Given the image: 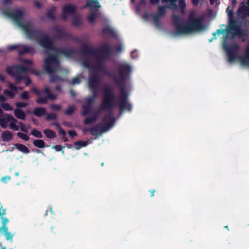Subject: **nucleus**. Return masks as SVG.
<instances>
[{"label": "nucleus", "instance_id": "774afa93", "mask_svg": "<svg viewBox=\"0 0 249 249\" xmlns=\"http://www.w3.org/2000/svg\"><path fill=\"white\" fill-rule=\"evenodd\" d=\"M6 100V98L5 97L2 95H0V104L1 103H4V102Z\"/></svg>", "mask_w": 249, "mask_h": 249}, {"label": "nucleus", "instance_id": "c03bdc74", "mask_svg": "<svg viewBox=\"0 0 249 249\" xmlns=\"http://www.w3.org/2000/svg\"><path fill=\"white\" fill-rule=\"evenodd\" d=\"M97 14L95 13H92L88 17V20L91 23H94L97 18Z\"/></svg>", "mask_w": 249, "mask_h": 249}, {"label": "nucleus", "instance_id": "7ed1b4c3", "mask_svg": "<svg viewBox=\"0 0 249 249\" xmlns=\"http://www.w3.org/2000/svg\"><path fill=\"white\" fill-rule=\"evenodd\" d=\"M172 18L176 33L178 35H188L205 29L203 17H196L195 11L190 12L184 25L180 24L181 18L179 16L173 15Z\"/></svg>", "mask_w": 249, "mask_h": 249}, {"label": "nucleus", "instance_id": "4468645a", "mask_svg": "<svg viewBox=\"0 0 249 249\" xmlns=\"http://www.w3.org/2000/svg\"><path fill=\"white\" fill-rule=\"evenodd\" d=\"M224 49L227 53L229 62H233L236 58L237 54L239 50V46L236 44L229 45L227 44L224 45Z\"/></svg>", "mask_w": 249, "mask_h": 249}, {"label": "nucleus", "instance_id": "473e14b6", "mask_svg": "<svg viewBox=\"0 0 249 249\" xmlns=\"http://www.w3.org/2000/svg\"><path fill=\"white\" fill-rule=\"evenodd\" d=\"M33 144L34 146L37 148H42L45 147V143L44 142V141L42 140L39 139H36L33 142Z\"/></svg>", "mask_w": 249, "mask_h": 249}, {"label": "nucleus", "instance_id": "e433bc0d", "mask_svg": "<svg viewBox=\"0 0 249 249\" xmlns=\"http://www.w3.org/2000/svg\"><path fill=\"white\" fill-rule=\"evenodd\" d=\"M75 110V107L71 105L69 106L68 108L65 111V114L67 115H71Z\"/></svg>", "mask_w": 249, "mask_h": 249}, {"label": "nucleus", "instance_id": "f03ea898", "mask_svg": "<svg viewBox=\"0 0 249 249\" xmlns=\"http://www.w3.org/2000/svg\"><path fill=\"white\" fill-rule=\"evenodd\" d=\"M42 44L43 47L48 48V51L45 52L47 56L44 60L43 68L46 72L50 75V82L63 81V79L61 76L54 74L61 69L59 55L62 54L67 57H71L74 53V50L71 48H57L54 47L53 41H50L48 39L44 40Z\"/></svg>", "mask_w": 249, "mask_h": 249}, {"label": "nucleus", "instance_id": "f3484780", "mask_svg": "<svg viewBox=\"0 0 249 249\" xmlns=\"http://www.w3.org/2000/svg\"><path fill=\"white\" fill-rule=\"evenodd\" d=\"M241 14L243 16L242 18L249 16V0H248V5L244 4L238 8L237 14L239 15Z\"/></svg>", "mask_w": 249, "mask_h": 249}, {"label": "nucleus", "instance_id": "052dcab7", "mask_svg": "<svg viewBox=\"0 0 249 249\" xmlns=\"http://www.w3.org/2000/svg\"><path fill=\"white\" fill-rule=\"evenodd\" d=\"M18 48V45H14L9 46L8 47V49L9 51H13V50H15L17 49Z\"/></svg>", "mask_w": 249, "mask_h": 249}, {"label": "nucleus", "instance_id": "a18cd8bd", "mask_svg": "<svg viewBox=\"0 0 249 249\" xmlns=\"http://www.w3.org/2000/svg\"><path fill=\"white\" fill-rule=\"evenodd\" d=\"M20 97L21 98L25 100H28L30 98L28 92L27 91H24L22 92L20 95Z\"/></svg>", "mask_w": 249, "mask_h": 249}, {"label": "nucleus", "instance_id": "c9c22d12", "mask_svg": "<svg viewBox=\"0 0 249 249\" xmlns=\"http://www.w3.org/2000/svg\"><path fill=\"white\" fill-rule=\"evenodd\" d=\"M167 6H159L158 9V15L162 17L166 13L165 8L167 7Z\"/></svg>", "mask_w": 249, "mask_h": 249}, {"label": "nucleus", "instance_id": "5701e85b", "mask_svg": "<svg viewBox=\"0 0 249 249\" xmlns=\"http://www.w3.org/2000/svg\"><path fill=\"white\" fill-rule=\"evenodd\" d=\"M34 52V49L33 47L26 45L23 46L18 51V53L20 55L29 53H33Z\"/></svg>", "mask_w": 249, "mask_h": 249}, {"label": "nucleus", "instance_id": "e2e57ef3", "mask_svg": "<svg viewBox=\"0 0 249 249\" xmlns=\"http://www.w3.org/2000/svg\"><path fill=\"white\" fill-rule=\"evenodd\" d=\"M169 2H170L171 6L175 7L176 8H177V5L176 4L177 0H171Z\"/></svg>", "mask_w": 249, "mask_h": 249}, {"label": "nucleus", "instance_id": "f8f14e48", "mask_svg": "<svg viewBox=\"0 0 249 249\" xmlns=\"http://www.w3.org/2000/svg\"><path fill=\"white\" fill-rule=\"evenodd\" d=\"M17 122L16 119L10 114L5 113L2 116H0V125L3 128H6L7 126V123L10 122V128L15 131H18L19 129V126L16 125Z\"/></svg>", "mask_w": 249, "mask_h": 249}, {"label": "nucleus", "instance_id": "4c0bfd02", "mask_svg": "<svg viewBox=\"0 0 249 249\" xmlns=\"http://www.w3.org/2000/svg\"><path fill=\"white\" fill-rule=\"evenodd\" d=\"M31 134L33 135L34 136L37 138H42L43 137V135L41 133V132L36 129H34L31 131Z\"/></svg>", "mask_w": 249, "mask_h": 249}, {"label": "nucleus", "instance_id": "b1692460", "mask_svg": "<svg viewBox=\"0 0 249 249\" xmlns=\"http://www.w3.org/2000/svg\"><path fill=\"white\" fill-rule=\"evenodd\" d=\"M1 137L2 141L8 142L12 140L13 135L10 131L6 130L2 133Z\"/></svg>", "mask_w": 249, "mask_h": 249}, {"label": "nucleus", "instance_id": "0eeeda50", "mask_svg": "<svg viewBox=\"0 0 249 249\" xmlns=\"http://www.w3.org/2000/svg\"><path fill=\"white\" fill-rule=\"evenodd\" d=\"M104 97L99 106V108L94 112L93 115L84 119L83 123L85 125L93 124L99 119L102 112L109 110V86L106 85L104 88Z\"/></svg>", "mask_w": 249, "mask_h": 249}, {"label": "nucleus", "instance_id": "423d86ee", "mask_svg": "<svg viewBox=\"0 0 249 249\" xmlns=\"http://www.w3.org/2000/svg\"><path fill=\"white\" fill-rule=\"evenodd\" d=\"M22 29L29 38L36 40L39 46L44 48L46 51H48V48L43 47L42 44V42L47 39L50 41H53L48 35L44 34L41 30L33 27L32 21H27Z\"/></svg>", "mask_w": 249, "mask_h": 249}, {"label": "nucleus", "instance_id": "20e7f679", "mask_svg": "<svg viewBox=\"0 0 249 249\" xmlns=\"http://www.w3.org/2000/svg\"><path fill=\"white\" fill-rule=\"evenodd\" d=\"M226 12L229 16V26L227 29H217L216 32L213 34L214 38H216V34L219 35L224 34L226 32L227 34L231 33L232 38L236 35L242 36L244 35V31L241 28V22L234 18L232 11L230 10V7L227 8Z\"/></svg>", "mask_w": 249, "mask_h": 249}, {"label": "nucleus", "instance_id": "f704fd0d", "mask_svg": "<svg viewBox=\"0 0 249 249\" xmlns=\"http://www.w3.org/2000/svg\"><path fill=\"white\" fill-rule=\"evenodd\" d=\"M72 24L74 26H78L82 24L80 18L77 16H74L72 19Z\"/></svg>", "mask_w": 249, "mask_h": 249}, {"label": "nucleus", "instance_id": "ddd939ff", "mask_svg": "<svg viewBox=\"0 0 249 249\" xmlns=\"http://www.w3.org/2000/svg\"><path fill=\"white\" fill-rule=\"evenodd\" d=\"M124 44L122 40H110V61L112 56H118L123 53Z\"/></svg>", "mask_w": 249, "mask_h": 249}, {"label": "nucleus", "instance_id": "37998d69", "mask_svg": "<svg viewBox=\"0 0 249 249\" xmlns=\"http://www.w3.org/2000/svg\"><path fill=\"white\" fill-rule=\"evenodd\" d=\"M0 106L5 111H11L13 109L12 107L10 104L7 103H1Z\"/></svg>", "mask_w": 249, "mask_h": 249}, {"label": "nucleus", "instance_id": "2eb2a0df", "mask_svg": "<svg viewBox=\"0 0 249 249\" xmlns=\"http://www.w3.org/2000/svg\"><path fill=\"white\" fill-rule=\"evenodd\" d=\"M109 54V51L100 52L94 57L97 61V63L94 65L97 69H99L101 71L104 69V61L105 59V55Z\"/></svg>", "mask_w": 249, "mask_h": 249}, {"label": "nucleus", "instance_id": "49530a36", "mask_svg": "<svg viewBox=\"0 0 249 249\" xmlns=\"http://www.w3.org/2000/svg\"><path fill=\"white\" fill-rule=\"evenodd\" d=\"M47 102V98L46 97H40L36 100V102L39 104H45Z\"/></svg>", "mask_w": 249, "mask_h": 249}, {"label": "nucleus", "instance_id": "3c124183", "mask_svg": "<svg viewBox=\"0 0 249 249\" xmlns=\"http://www.w3.org/2000/svg\"><path fill=\"white\" fill-rule=\"evenodd\" d=\"M80 82H81V80H80V78L78 77H74L72 79V80L71 82V84L72 85H74L76 84H79Z\"/></svg>", "mask_w": 249, "mask_h": 249}, {"label": "nucleus", "instance_id": "4be33fe9", "mask_svg": "<svg viewBox=\"0 0 249 249\" xmlns=\"http://www.w3.org/2000/svg\"><path fill=\"white\" fill-rule=\"evenodd\" d=\"M33 113L36 117H41L46 114V109L41 107H35L33 111Z\"/></svg>", "mask_w": 249, "mask_h": 249}, {"label": "nucleus", "instance_id": "09e8293b", "mask_svg": "<svg viewBox=\"0 0 249 249\" xmlns=\"http://www.w3.org/2000/svg\"><path fill=\"white\" fill-rule=\"evenodd\" d=\"M95 99L94 97H91L86 99L87 105L92 106V105L94 103Z\"/></svg>", "mask_w": 249, "mask_h": 249}, {"label": "nucleus", "instance_id": "69168bd1", "mask_svg": "<svg viewBox=\"0 0 249 249\" xmlns=\"http://www.w3.org/2000/svg\"><path fill=\"white\" fill-rule=\"evenodd\" d=\"M34 5L36 7H37L38 9H40L41 8V4L39 1H35Z\"/></svg>", "mask_w": 249, "mask_h": 249}, {"label": "nucleus", "instance_id": "72a5a7b5", "mask_svg": "<svg viewBox=\"0 0 249 249\" xmlns=\"http://www.w3.org/2000/svg\"><path fill=\"white\" fill-rule=\"evenodd\" d=\"M88 144V141H78L74 142V145L75 146L76 150H79L82 147H85Z\"/></svg>", "mask_w": 249, "mask_h": 249}, {"label": "nucleus", "instance_id": "c756f323", "mask_svg": "<svg viewBox=\"0 0 249 249\" xmlns=\"http://www.w3.org/2000/svg\"><path fill=\"white\" fill-rule=\"evenodd\" d=\"M8 230V228H5V229H2V232H4V235L6 239L7 240H9L11 243H12L13 238L14 235L12 234L11 232H9Z\"/></svg>", "mask_w": 249, "mask_h": 249}, {"label": "nucleus", "instance_id": "bb28decb", "mask_svg": "<svg viewBox=\"0 0 249 249\" xmlns=\"http://www.w3.org/2000/svg\"><path fill=\"white\" fill-rule=\"evenodd\" d=\"M53 30L57 38L62 39L67 37L66 33L62 29L55 27Z\"/></svg>", "mask_w": 249, "mask_h": 249}, {"label": "nucleus", "instance_id": "f257e3e1", "mask_svg": "<svg viewBox=\"0 0 249 249\" xmlns=\"http://www.w3.org/2000/svg\"><path fill=\"white\" fill-rule=\"evenodd\" d=\"M132 71V66L125 62H118L114 69L110 71V82L120 91V94L116 96L110 85V129L114 126L116 120L113 116V108L119 109L117 119H119L124 111L131 112L132 110L133 105L129 101V93L127 90Z\"/></svg>", "mask_w": 249, "mask_h": 249}, {"label": "nucleus", "instance_id": "6e6552de", "mask_svg": "<svg viewBox=\"0 0 249 249\" xmlns=\"http://www.w3.org/2000/svg\"><path fill=\"white\" fill-rule=\"evenodd\" d=\"M109 130V114H107L102 119V122L89 129L83 130L85 133L89 131L93 136H100Z\"/></svg>", "mask_w": 249, "mask_h": 249}, {"label": "nucleus", "instance_id": "c85d7f7f", "mask_svg": "<svg viewBox=\"0 0 249 249\" xmlns=\"http://www.w3.org/2000/svg\"><path fill=\"white\" fill-rule=\"evenodd\" d=\"M14 145L17 149L23 153L28 154L30 152L29 149L24 144L16 143Z\"/></svg>", "mask_w": 249, "mask_h": 249}, {"label": "nucleus", "instance_id": "9d476101", "mask_svg": "<svg viewBox=\"0 0 249 249\" xmlns=\"http://www.w3.org/2000/svg\"><path fill=\"white\" fill-rule=\"evenodd\" d=\"M100 81V74L98 71H94L89 75V86L92 91V97L96 99L98 94V87Z\"/></svg>", "mask_w": 249, "mask_h": 249}, {"label": "nucleus", "instance_id": "a19ab883", "mask_svg": "<svg viewBox=\"0 0 249 249\" xmlns=\"http://www.w3.org/2000/svg\"><path fill=\"white\" fill-rule=\"evenodd\" d=\"M59 134L62 136V139L65 142L68 141V139L67 136V134L63 129H60V131L58 132Z\"/></svg>", "mask_w": 249, "mask_h": 249}, {"label": "nucleus", "instance_id": "6e6d98bb", "mask_svg": "<svg viewBox=\"0 0 249 249\" xmlns=\"http://www.w3.org/2000/svg\"><path fill=\"white\" fill-rule=\"evenodd\" d=\"M160 17H161V16H159L158 14H153V16H152L153 20L157 24H159V20H160Z\"/></svg>", "mask_w": 249, "mask_h": 249}, {"label": "nucleus", "instance_id": "412c9836", "mask_svg": "<svg viewBox=\"0 0 249 249\" xmlns=\"http://www.w3.org/2000/svg\"><path fill=\"white\" fill-rule=\"evenodd\" d=\"M87 6L90 7L91 11H98L100 8L99 2L97 0H90L87 1Z\"/></svg>", "mask_w": 249, "mask_h": 249}, {"label": "nucleus", "instance_id": "680f3d73", "mask_svg": "<svg viewBox=\"0 0 249 249\" xmlns=\"http://www.w3.org/2000/svg\"><path fill=\"white\" fill-rule=\"evenodd\" d=\"M50 89L48 87H45L43 90L41 91V93H44L47 95L49 92H50Z\"/></svg>", "mask_w": 249, "mask_h": 249}, {"label": "nucleus", "instance_id": "aec40b11", "mask_svg": "<svg viewBox=\"0 0 249 249\" xmlns=\"http://www.w3.org/2000/svg\"><path fill=\"white\" fill-rule=\"evenodd\" d=\"M62 11L64 14L71 15L76 12V8L73 5L67 4L63 6Z\"/></svg>", "mask_w": 249, "mask_h": 249}, {"label": "nucleus", "instance_id": "7c9ffc66", "mask_svg": "<svg viewBox=\"0 0 249 249\" xmlns=\"http://www.w3.org/2000/svg\"><path fill=\"white\" fill-rule=\"evenodd\" d=\"M82 112L81 113L82 115L83 116H86L89 114V113H94V111L92 110V107L91 106H88V105H84L82 107Z\"/></svg>", "mask_w": 249, "mask_h": 249}, {"label": "nucleus", "instance_id": "39448f33", "mask_svg": "<svg viewBox=\"0 0 249 249\" xmlns=\"http://www.w3.org/2000/svg\"><path fill=\"white\" fill-rule=\"evenodd\" d=\"M6 71L9 75L14 78L16 84H19L23 80L25 81L26 86H29L32 82L30 78L27 75L28 72H33V70L30 68L17 65L7 67Z\"/></svg>", "mask_w": 249, "mask_h": 249}, {"label": "nucleus", "instance_id": "a211bd4d", "mask_svg": "<svg viewBox=\"0 0 249 249\" xmlns=\"http://www.w3.org/2000/svg\"><path fill=\"white\" fill-rule=\"evenodd\" d=\"M245 55L238 57L240 62L245 65L249 66V45L245 49Z\"/></svg>", "mask_w": 249, "mask_h": 249}, {"label": "nucleus", "instance_id": "4d7b16f0", "mask_svg": "<svg viewBox=\"0 0 249 249\" xmlns=\"http://www.w3.org/2000/svg\"><path fill=\"white\" fill-rule=\"evenodd\" d=\"M51 108L53 110H60L61 108V106L60 105L53 104L51 106Z\"/></svg>", "mask_w": 249, "mask_h": 249}, {"label": "nucleus", "instance_id": "2f4dec72", "mask_svg": "<svg viewBox=\"0 0 249 249\" xmlns=\"http://www.w3.org/2000/svg\"><path fill=\"white\" fill-rule=\"evenodd\" d=\"M43 132L46 137L49 139H54L56 137V133L52 130L46 129Z\"/></svg>", "mask_w": 249, "mask_h": 249}, {"label": "nucleus", "instance_id": "79ce46f5", "mask_svg": "<svg viewBox=\"0 0 249 249\" xmlns=\"http://www.w3.org/2000/svg\"><path fill=\"white\" fill-rule=\"evenodd\" d=\"M17 136L25 141H27L30 139V137L27 134L21 132H18L17 133Z\"/></svg>", "mask_w": 249, "mask_h": 249}, {"label": "nucleus", "instance_id": "13d9d810", "mask_svg": "<svg viewBox=\"0 0 249 249\" xmlns=\"http://www.w3.org/2000/svg\"><path fill=\"white\" fill-rule=\"evenodd\" d=\"M21 62L25 64L30 66L32 65L33 64L32 61L28 59H22L21 60Z\"/></svg>", "mask_w": 249, "mask_h": 249}, {"label": "nucleus", "instance_id": "58836bf2", "mask_svg": "<svg viewBox=\"0 0 249 249\" xmlns=\"http://www.w3.org/2000/svg\"><path fill=\"white\" fill-rule=\"evenodd\" d=\"M9 220L6 217H2V226L0 227V233H2V229L5 228H8L6 224L8 222Z\"/></svg>", "mask_w": 249, "mask_h": 249}, {"label": "nucleus", "instance_id": "603ef678", "mask_svg": "<svg viewBox=\"0 0 249 249\" xmlns=\"http://www.w3.org/2000/svg\"><path fill=\"white\" fill-rule=\"evenodd\" d=\"M47 100L48 99L53 101L56 98V96L53 94L51 92H49L46 97Z\"/></svg>", "mask_w": 249, "mask_h": 249}, {"label": "nucleus", "instance_id": "338daca9", "mask_svg": "<svg viewBox=\"0 0 249 249\" xmlns=\"http://www.w3.org/2000/svg\"><path fill=\"white\" fill-rule=\"evenodd\" d=\"M10 179V177H2L1 179V181L3 182H5V183L6 182L7 180H9Z\"/></svg>", "mask_w": 249, "mask_h": 249}, {"label": "nucleus", "instance_id": "6ab92c4d", "mask_svg": "<svg viewBox=\"0 0 249 249\" xmlns=\"http://www.w3.org/2000/svg\"><path fill=\"white\" fill-rule=\"evenodd\" d=\"M82 65L84 67L88 68L89 70H92L90 71L89 75L94 71H97L96 66L92 64L89 59L87 58L83 60Z\"/></svg>", "mask_w": 249, "mask_h": 249}, {"label": "nucleus", "instance_id": "ea45409f", "mask_svg": "<svg viewBox=\"0 0 249 249\" xmlns=\"http://www.w3.org/2000/svg\"><path fill=\"white\" fill-rule=\"evenodd\" d=\"M46 115V119L48 121H52V120H56L57 118V116L55 114L53 113H47L45 114Z\"/></svg>", "mask_w": 249, "mask_h": 249}, {"label": "nucleus", "instance_id": "393cba45", "mask_svg": "<svg viewBox=\"0 0 249 249\" xmlns=\"http://www.w3.org/2000/svg\"><path fill=\"white\" fill-rule=\"evenodd\" d=\"M56 11V7L54 6H52L50 9H49L46 13V17L49 19L54 20L56 19L54 13Z\"/></svg>", "mask_w": 249, "mask_h": 249}, {"label": "nucleus", "instance_id": "cd10ccee", "mask_svg": "<svg viewBox=\"0 0 249 249\" xmlns=\"http://www.w3.org/2000/svg\"><path fill=\"white\" fill-rule=\"evenodd\" d=\"M14 114L15 116L19 119L24 120L26 117L24 111L20 108L15 109L14 110Z\"/></svg>", "mask_w": 249, "mask_h": 249}, {"label": "nucleus", "instance_id": "bf43d9fd", "mask_svg": "<svg viewBox=\"0 0 249 249\" xmlns=\"http://www.w3.org/2000/svg\"><path fill=\"white\" fill-rule=\"evenodd\" d=\"M68 133L69 134V135H70V136L71 138H74L75 136H77V133H76L75 131H72V130H69L68 132Z\"/></svg>", "mask_w": 249, "mask_h": 249}, {"label": "nucleus", "instance_id": "9b49d317", "mask_svg": "<svg viewBox=\"0 0 249 249\" xmlns=\"http://www.w3.org/2000/svg\"><path fill=\"white\" fill-rule=\"evenodd\" d=\"M5 14L9 18H11L15 23L22 29L25 26V22L24 23V13L19 10H12L5 12Z\"/></svg>", "mask_w": 249, "mask_h": 249}, {"label": "nucleus", "instance_id": "8fccbe9b", "mask_svg": "<svg viewBox=\"0 0 249 249\" xmlns=\"http://www.w3.org/2000/svg\"><path fill=\"white\" fill-rule=\"evenodd\" d=\"M28 106V104L24 102H17L16 103V106L18 108L22 107H25Z\"/></svg>", "mask_w": 249, "mask_h": 249}, {"label": "nucleus", "instance_id": "0e129e2a", "mask_svg": "<svg viewBox=\"0 0 249 249\" xmlns=\"http://www.w3.org/2000/svg\"><path fill=\"white\" fill-rule=\"evenodd\" d=\"M32 91L34 92L37 95H40L41 94V91L38 90L36 88H34L32 89Z\"/></svg>", "mask_w": 249, "mask_h": 249}, {"label": "nucleus", "instance_id": "5fc2aeb1", "mask_svg": "<svg viewBox=\"0 0 249 249\" xmlns=\"http://www.w3.org/2000/svg\"><path fill=\"white\" fill-rule=\"evenodd\" d=\"M19 124L20 125V130L23 132L27 133L28 132V129L26 128L25 125L22 122H19Z\"/></svg>", "mask_w": 249, "mask_h": 249}, {"label": "nucleus", "instance_id": "dca6fc26", "mask_svg": "<svg viewBox=\"0 0 249 249\" xmlns=\"http://www.w3.org/2000/svg\"><path fill=\"white\" fill-rule=\"evenodd\" d=\"M9 88L11 89L9 90L7 89H5L4 90V93L10 97L11 99H13L14 98L16 94L18 92V89L19 90H23L24 88L23 87H17L12 83H9L8 85Z\"/></svg>", "mask_w": 249, "mask_h": 249}, {"label": "nucleus", "instance_id": "1a4fd4ad", "mask_svg": "<svg viewBox=\"0 0 249 249\" xmlns=\"http://www.w3.org/2000/svg\"><path fill=\"white\" fill-rule=\"evenodd\" d=\"M109 51V45L105 44L98 48L91 47L87 44H84L81 48V53L83 55H89L95 56L100 52Z\"/></svg>", "mask_w": 249, "mask_h": 249}, {"label": "nucleus", "instance_id": "de8ad7c7", "mask_svg": "<svg viewBox=\"0 0 249 249\" xmlns=\"http://www.w3.org/2000/svg\"><path fill=\"white\" fill-rule=\"evenodd\" d=\"M52 148L53 149H55L56 151H62V152L63 153L64 152L63 149H64L65 147L61 146V145H56L54 146H52Z\"/></svg>", "mask_w": 249, "mask_h": 249}, {"label": "nucleus", "instance_id": "864d4df0", "mask_svg": "<svg viewBox=\"0 0 249 249\" xmlns=\"http://www.w3.org/2000/svg\"><path fill=\"white\" fill-rule=\"evenodd\" d=\"M179 6L182 9V11H184L186 7V3L185 0H179L178 1Z\"/></svg>", "mask_w": 249, "mask_h": 249}, {"label": "nucleus", "instance_id": "a878e982", "mask_svg": "<svg viewBox=\"0 0 249 249\" xmlns=\"http://www.w3.org/2000/svg\"><path fill=\"white\" fill-rule=\"evenodd\" d=\"M122 40L119 36L118 33L113 28L110 27V40L116 41Z\"/></svg>", "mask_w": 249, "mask_h": 249}]
</instances>
